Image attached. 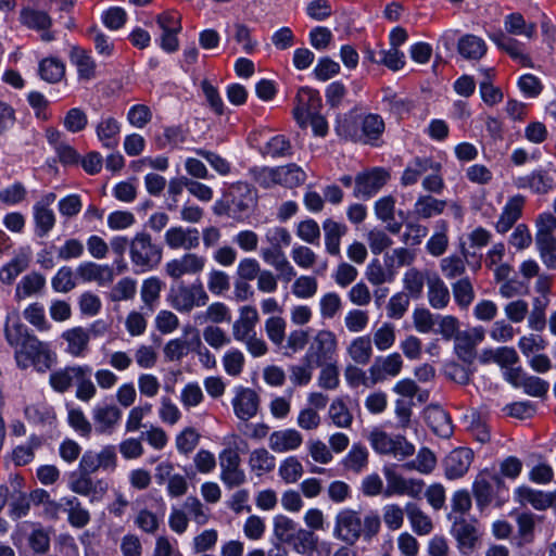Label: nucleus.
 I'll return each instance as SVG.
<instances>
[{"label":"nucleus","instance_id":"53","mask_svg":"<svg viewBox=\"0 0 556 556\" xmlns=\"http://www.w3.org/2000/svg\"><path fill=\"white\" fill-rule=\"evenodd\" d=\"M81 375L75 379L76 397L83 402H88L94 397L97 388L90 377L92 368L89 365H81Z\"/></svg>","mask_w":556,"mask_h":556},{"label":"nucleus","instance_id":"47","mask_svg":"<svg viewBox=\"0 0 556 556\" xmlns=\"http://www.w3.org/2000/svg\"><path fill=\"white\" fill-rule=\"evenodd\" d=\"M504 26L508 34L515 36H525L532 39L536 34V24L528 23L520 13H510L504 20Z\"/></svg>","mask_w":556,"mask_h":556},{"label":"nucleus","instance_id":"29","mask_svg":"<svg viewBox=\"0 0 556 556\" xmlns=\"http://www.w3.org/2000/svg\"><path fill=\"white\" fill-rule=\"evenodd\" d=\"M91 473H83L70 482V489L76 494L91 496L90 501H99L108 490V484L99 480L96 483L90 478Z\"/></svg>","mask_w":556,"mask_h":556},{"label":"nucleus","instance_id":"14","mask_svg":"<svg viewBox=\"0 0 556 556\" xmlns=\"http://www.w3.org/2000/svg\"><path fill=\"white\" fill-rule=\"evenodd\" d=\"M55 199L56 195L53 192H49L34 204L33 215L36 227L35 231L40 238L46 237L55 225V214L51 208Z\"/></svg>","mask_w":556,"mask_h":556},{"label":"nucleus","instance_id":"63","mask_svg":"<svg viewBox=\"0 0 556 556\" xmlns=\"http://www.w3.org/2000/svg\"><path fill=\"white\" fill-rule=\"evenodd\" d=\"M293 549L299 554H307L309 551L315 548L319 542L318 538L314 534L313 531L307 529L299 528L294 533L291 542H289Z\"/></svg>","mask_w":556,"mask_h":556},{"label":"nucleus","instance_id":"52","mask_svg":"<svg viewBox=\"0 0 556 556\" xmlns=\"http://www.w3.org/2000/svg\"><path fill=\"white\" fill-rule=\"evenodd\" d=\"M437 466V457L428 447H421L415 459L408 462L404 467L408 470H416L424 475L431 473Z\"/></svg>","mask_w":556,"mask_h":556},{"label":"nucleus","instance_id":"43","mask_svg":"<svg viewBox=\"0 0 556 556\" xmlns=\"http://www.w3.org/2000/svg\"><path fill=\"white\" fill-rule=\"evenodd\" d=\"M428 301L434 309H443L450 303V291L443 280L437 275L429 277L428 281Z\"/></svg>","mask_w":556,"mask_h":556},{"label":"nucleus","instance_id":"24","mask_svg":"<svg viewBox=\"0 0 556 556\" xmlns=\"http://www.w3.org/2000/svg\"><path fill=\"white\" fill-rule=\"evenodd\" d=\"M303 443V435L293 428L276 430L268 437L269 448L278 454L296 451Z\"/></svg>","mask_w":556,"mask_h":556},{"label":"nucleus","instance_id":"33","mask_svg":"<svg viewBox=\"0 0 556 556\" xmlns=\"http://www.w3.org/2000/svg\"><path fill=\"white\" fill-rule=\"evenodd\" d=\"M405 513L412 530L420 536L428 535L433 530L431 518L415 503L408 502L405 505Z\"/></svg>","mask_w":556,"mask_h":556},{"label":"nucleus","instance_id":"51","mask_svg":"<svg viewBox=\"0 0 556 556\" xmlns=\"http://www.w3.org/2000/svg\"><path fill=\"white\" fill-rule=\"evenodd\" d=\"M278 185L293 188L302 185L306 179L305 172L295 164L277 167Z\"/></svg>","mask_w":556,"mask_h":556},{"label":"nucleus","instance_id":"7","mask_svg":"<svg viewBox=\"0 0 556 556\" xmlns=\"http://www.w3.org/2000/svg\"><path fill=\"white\" fill-rule=\"evenodd\" d=\"M338 350L339 343L336 333L329 329H320L313 337L303 356V361L315 365H323L336 361Z\"/></svg>","mask_w":556,"mask_h":556},{"label":"nucleus","instance_id":"55","mask_svg":"<svg viewBox=\"0 0 556 556\" xmlns=\"http://www.w3.org/2000/svg\"><path fill=\"white\" fill-rule=\"evenodd\" d=\"M39 75L47 83H59L65 75V65L56 58H47L39 64Z\"/></svg>","mask_w":556,"mask_h":556},{"label":"nucleus","instance_id":"28","mask_svg":"<svg viewBox=\"0 0 556 556\" xmlns=\"http://www.w3.org/2000/svg\"><path fill=\"white\" fill-rule=\"evenodd\" d=\"M501 482L502 480L498 476L486 471L477 476L472 484V493L480 509L485 508L492 502L493 486Z\"/></svg>","mask_w":556,"mask_h":556},{"label":"nucleus","instance_id":"21","mask_svg":"<svg viewBox=\"0 0 556 556\" xmlns=\"http://www.w3.org/2000/svg\"><path fill=\"white\" fill-rule=\"evenodd\" d=\"M260 314L255 306L243 305L239 308V316L233 321L231 331L236 341L240 342L256 332Z\"/></svg>","mask_w":556,"mask_h":556},{"label":"nucleus","instance_id":"27","mask_svg":"<svg viewBox=\"0 0 556 556\" xmlns=\"http://www.w3.org/2000/svg\"><path fill=\"white\" fill-rule=\"evenodd\" d=\"M76 273L83 281H94L99 286H108L114 280V270L111 266L93 262H84L79 264Z\"/></svg>","mask_w":556,"mask_h":556},{"label":"nucleus","instance_id":"4","mask_svg":"<svg viewBox=\"0 0 556 556\" xmlns=\"http://www.w3.org/2000/svg\"><path fill=\"white\" fill-rule=\"evenodd\" d=\"M14 357L21 369L33 366L40 374L50 370L56 362V354L49 344L40 341L37 337L28 340L23 348L16 349Z\"/></svg>","mask_w":556,"mask_h":556},{"label":"nucleus","instance_id":"64","mask_svg":"<svg viewBox=\"0 0 556 556\" xmlns=\"http://www.w3.org/2000/svg\"><path fill=\"white\" fill-rule=\"evenodd\" d=\"M318 290L317 279L313 276L302 275L298 277L291 287L292 294L302 300L313 298Z\"/></svg>","mask_w":556,"mask_h":556},{"label":"nucleus","instance_id":"2","mask_svg":"<svg viewBox=\"0 0 556 556\" xmlns=\"http://www.w3.org/2000/svg\"><path fill=\"white\" fill-rule=\"evenodd\" d=\"M384 131V122L378 114H367L356 121L354 117H345L339 121L337 125V132L351 139L363 143L372 144L376 142Z\"/></svg>","mask_w":556,"mask_h":556},{"label":"nucleus","instance_id":"40","mask_svg":"<svg viewBox=\"0 0 556 556\" xmlns=\"http://www.w3.org/2000/svg\"><path fill=\"white\" fill-rule=\"evenodd\" d=\"M119 131V123L111 116L102 117L96 127L98 139L108 149H114L118 146Z\"/></svg>","mask_w":556,"mask_h":556},{"label":"nucleus","instance_id":"6","mask_svg":"<svg viewBox=\"0 0 556 556\" xmlns=\"http://www.w3.org/2000/svg\"><path fill=\"white\" fill-rule=\"evenodd\" d=\"M167 300L179 313H190L195 307L207 305L210 296L201 282H193L172 288Z\"/></svg>","mask_w":556,"mask_h":556},{"label":"nucleus","instance_id":"42","mask_svg":"<svg viewBox=\"0 0 556 556\" xmlns=\"http://www.w3.org/2000/svg\"><path fill=\"white\" fill-rule=\"evenodd\" d=\"M323 229L326 251L331 255H339L341 238L346 233L348 227L329 218L324 222Z\"/></svg>","mask_w":556,"mask_h":556},{"label":"nucleus","instance_id":"22","mask_svg":"<svg viewBox=\"0 0 556 556\" xmlns=\"http://www.w3.org/2000/svg\"><path fill=\"white\" fill-rule=\"evenodd\" d=\"M96 431L100 434H111L122 419V410L115 404L97 405L92 409Z\"/></svg>","mask_w":556,"mask_h":556},{"label":"nucleus","instance_id":"12","mask_svg":"<svg viewBox=\"0 0 556 556\" xmlns=\"http://www.w3.org/2000/svg\"><path fill=\"white\" fill-rule=\"evenodd\" d=\"M389 177V173L379 167L357 174L354 179V197L358 199L371 198L387 184Z\"/></svg>","mask_w":556,"mask_h":556},{"label":"nucleus","instance_id":"15","mask_svg":"<svg viewBox=\"0 0 556 556\" xmlns=\"http://www.w3.org/2000/svg\"><path fill=\"white\" fill-rule=\"evenodd\" d=\"M403 368V359L399 353L378 356L368 368L370 384L375 386L389 377H396Z\"/></svg>","mask_w":556,"mask_h":556},{"label":"nucleus","instance_id":"35","mask_svg":"<svg viewBox=\"0 0 556 556\" xmlns=\"http://www.w3.org/2000/svg\"><path fill=\"white\" fill-rule=\"evenodd\" d=\"M369 452L361 443H354L342 459L343 469L355 475L362 473L368 466Z\"/></svg>","mask_w":556,"mask_h":556},{"label":"nucleus","instance_id":"54","mask_svg":"<svg viewBox=\"0 0 556 556\" xmlns=\"http://www.w3.org/2000/svg\"><path fill=\"white\" fill-rule=\"evenodd\" d=\"M249 465L258 476L270 472L275 468V457L264 447L251 452Z\"/></svg>","mask_w":556,"mask_h":556},{"label":"nucleus","instance_id":"39","mask_svg":"<svg viewBox=\"0 0 556 556\" xmlns=\"http://www.w3.org/2000/svg\"><path fill=\"white\" fill-rule=\"evenodd\" d=\"M81 372V365L66 366L51 372L49 383L55 392L65 393Z\"/></svg>","mask_w":556,"mask_h":556},{"label":"nucleus","instance_id":"37","mask_svg":"<svg viewBox=\"0 0 556 556\" xmlns=\"http://www.w3.org/2000/svg\"><path fill=\"white\" fill-rule=\"evenodd\" d=\"M4 332L8 343L15 348V350L23 348L28 340L35 338V336L28 332L27 327L21 323L17 316L8 317Z\"/></svg>","mask_w":556,"mask_h":556},{"label":"nucleus","instance_id":"20","mask_svg":"<svg viewBox=\"0 0 556 556\" xmlns=\"http://www.w3.org/2000/svg\"><path fill=\"white\" fill-rule=\"evenodd\" d=\"M235 415L241 420L253 418L258 410L260 396L250 388H237L236 394L231 401Z\"/></svg>","mask_w":556,"mask_h":556},{"label":"nucleus","instance_id":"32","mask_svg":"<svg viewBox=\"0 0 556 556\" xmlns=\"http://www.w3.org/2000/svg\"><path fill=\"white\" fill-rule=\"evenodd\" d=\"M30 501L33 505L41 507V515L49 520H56L62 511V498L54 501L51 498L48 491L43 489H36L30 492Z\"/></svg>","mask_w":556,"mask_h":556},{"label":"nucleus","instance_id":"61","mask_svg":"<svg viewBox=\"0 0 556 556\" xmlns=\"http://www.w3.org/2000/svg\"><path fill=\"white\" fill-rule=\"evenodd\" d=\"M46 285L41 274L30 273L22 278L16 287V296L24 299L39 292Z\"/></svg>","mask_w":556,"mask_h":556},{"label":"nucleus","instance_id":"25","mask_svg":"<svg viewBox=\"0 0 556 556\" xmlns=\"http://www.w3.org/2000/svg\"><path fill=\"white\" fill-rule=\"evenodd\" d=\"M452 533L455 536L458 547L463 554L470 553L478 542L479 533L473 522L465 518H457L452 527Z\"/></svg>","mask_w":556,"mask_h":556},{"label":"nucleus","instance_id":"30","mask_svg":"<svg viewBox=\"0 0 556 556\" xmlns=\"http://www.w3.org/2000/svg\"><path fill=\"white\" fill-rule=\"evenodd\" d=\"M62 511L67 514V521L73 528L81 529L91 519L90 513L76 496L62 497Z\"/></svg>","mask_w":556,"mask_h":556},{"label":"nucleus","instance_id":"9","mask_svg":"<svg viewBox=\"0 0 556 556\" xmlns=\"http://www.w3.org/2000/svg\"><path fill=\"white\" fill-rule=\"evenodd\" d=\"M382 473L387 481L383 492L384 497L408 496L420 498L425 489V482L421 479L403 477L396 471L395 465L383 466Z\"/></svg>","mask_w":556,"mask_h":556},{"label":"nucleus","instance_id":"49","mask_svg":"<svg viewBox=\"0 0 556 556\" xmlns=\"http://www.w3.org/2000/svg\"><path fill=\"white\" fill-rule=\"evenodd\" d=\"M342 306V299L337 292H326L318 301L319 316L324 320L333 319L341 312Z\"/></svg>","mask_w":556,"mask_h":556},{"label":"nucleus","instance_id":"11","mask_svg":"<svg viewBox=\"0 0 556 556\" xmlns=\"http://www.w3.org/2000/svg\"><path fill=\"white\" fill-rule=\"evenodd\" d=\"M117 465L115 447L104 446L100 452L87 451L79 462V470L83 473H94L102 469L104 471H114Z\"/></svg>","mask_w":556,"mask_h":556},{"label":"nucleus","instance_id":"5","mask_svg":"<svg viewBox=\"0 0 556 556\" xmlns=\"http://www.w3.org/2000/svg\"><path fill=\"white\" fill-rule=\"evenodd\" d=\"M225 443L229 445V448H225L219 454L220 479L227 488L232 489L245 481V473L240 468L241 459L236 451L240 447V444L245 443L235 433L227 435Z\"/></svg>","mask_w":556,"mask_h":556},{"label":"nucleus","instance_id":"60","mask_svg":"<svg viewBox=\"0 0 556 556\" xmlns=\"http://www.w3.org/2000/svg\"><path fill=\"white\" fill-rule=\"evenodd\" d=\"M303 472V465L295 456L285 458L278 468L279 477L288 484L298 482Z\"/></svg>","mask_w":556,"mask_h":556},{"label":"nucleus","instance_id":"45","mask_svg":"<svg viewBox=\"0 0 556 556\" xmlns=\"http://www.w3.org/2000/svg\"><path fill=\"white\" fill-rule=\"evenodd\" d=\"M194 321L197 324H223L231 321V311L230 308L223 302H213L207 305L204 312L198 313L194 316Z\"/></svg>","mask_w":556,"mask_h":556},{"label":"nucleus","instance_id":"36","mask_svg":"<svg viewBox=\"0 0 556 556\" xmlns=\"http://www.w3.org/2000/svg\"><path fill=\"white\" fill-rule=\"evenodd\" d=\"M372 343L369 336H359L351 340L346 354L356 365H367L372 357Z\"/></svg>","mask_w":556,"mask_h":556},{"label":"nucleus","instance_id":"17","mask_svg":"<svg viewBox=\"0 0 556 556\" xmlns=\"http://www.w3.org/2000/svg\"><path fill=\"white\" fill-rule=\"evenodd\" d=\"M229 197V214L236 219H241L255 203L254 191L244 182L231 186Z\"/></svg>","mask_w":556,"mask_h":556},{"label":"nucleus","instance_id":"31","mask_svg":"<svg viewBox=\"0 0 556 556\" xmlns=\"http://www.w3.org/2000/svg\"><path fill=\"white\" fill-rule=\"evenodd\" d=\"M425 418L431 430L439 437L447 439L453 433V426L448 414L439 406H429Z\"/></svg>","mask_w":556,"mask_h":556},{"label":"nucleus","instance_id":"58","mask_svg":"<svg viewBox=\"0 0 556 556\" xmlns=\"http://www.w3.org/2000/svg\"><path fill=\"white\" fill-rule=\"evenodd\" d=\"M163 286L164 283L157 277H150L142 282L140 290L141 300L151 312L154 311Z\"/></svg>","mask_w":556,"mask_h":556},{"label":"nucleus","instance_id":"38","mask_svg":"<svg viewBox=\"0 0 556 556\" xmlns=\"http://www.w3.org/2000/svg\"><path fill=\"white\" fill-rule=\"evenodd\" d=\"M457 50L466 60H480L486 53L488 48L482 38L467 34L458 39Z\"/></svg>","mask_w":556,"mask_h":556},{"label":"nucleus","instance_id":"56","mask_svg":"<svg viewBox=\"0 0 556 556\" xmlns=\"http://www.w3.org/2000/svg\"><path fill=\"white\" fill-rule=\"evenodd\" d=\"M71 61L76 66L81 79L89 80L94 77L96 64L85 50L73 48L71 52Z\"/></svg>","mask_w":556,"mask_h":556},{"label":"nucleus","instance_id":"44","mask_svg":"<svg viewBox=\"0 0 556 556\" xmlns=\"http://www.w3.org/2000/svg\"><path fill=\"white\" fill-rule=\"evenodd\" d=\"M518 188H529L535 193H547L554 188L553 178L543 170H536L532 174L520 177L516 181Z\"/></svg>","mask_w":556,"mask_h":556},{"label":"nucleus","instance_id":"59","mask_svg":"<svg viewBox=\"0 0 556 556\" xmlns=\"http://www.w3.org/2000/svg\"><path fill=\"white\" fill-rule=\"evenodd\" d=\"M264 329L269 341L281 348L286 340L287 321L281 316H270L265 320Z\"/></svg>","mask_w":556,"mask_h":556},{"label":"nucleus","instance_id":"8","mask_svg":"<svg viewBox=\"0 0 556 556\" xmlns=\"http://www.w3.org/2000/svg\"><path fill=\"white\" fill-rule=\"evenodd\" d=\"M368 441L378 454L393 455L400 459L407 458L415 453V446L401 434L391 435L381 429H374Z\"/></svg>","mask_w":556,"mask_h":556},{"label":"nucleus","instance_id":"18","mask_svg":"<svg viewBox=\"0 0 556 556\" xmlns=\"http://www.w3.org/2000/svg\"><path fill=\"white\" fill-rule=\"evenodd\" d=\"M321 105V99L316 90L303 87L298 91L296 105L293 110L298 124L305 128L308 123V115L316 113Z\"/></svg>","mask_w":556,"mask_h":556},{"label":"nucleus","instance_id":"16","mask_svg":"<svg viewBox=\"0 0 556 556\" xmlns=\"http://www.w3.org/2000/svg\"><path fill=\"white\" fill-rule=\"evenodd\" d=\"M164 242L170 250L191 251L200 245V232L193 227L173 226L165 231Z\"/></svg>","mask_w":556,"mask_h":556},{"label":"nucleus","instance_id":"50","mask_svg":"<svg viewBox=\"0 0 556 556\" xmlns=\"http://www.w3.org/2000/svg\"><path fill=\"white\" fill-rule=\"evenodd\" d=\"M547 492L533 490L529 486H520L516 490V501L521 505H531L534 509L545 510Z\"/></svg>","mask_w":556,"mask_h":556},{"label":"nucleus","instance_id":"1","mask_svg":"<svg viewBox=\"0 0 556 556\" xmlns=\"http://www.w3.org/2000/svg\"><path fill=\"white\" fill-rule=\"evenodd\" d=\"M380 518L370 514L362 518L356 510L341 509L334 518L333 536L346 544H354L363 534L370 540L380 530Z\"/></svg>","mask_w":556,"mask_h":556},{"label":"nucleus","instance_id":"46","mask_svg":"<svg viewBox=\"0 0 556 556\" xmlns=\"http://www.w3.org/2000/svg\"><path fill=\"white\" fill-rule=\"evenodd\" d=\"M446 201L432 195H420L414 204V214L418 218L428 219L443 213Z\"/></svg>","mask_w":556,"mask_h":556},{"label":"nucleus","instance_id":"48","mask_svg":"<svg viewBox=\"0 0 556 556\" xmlns=\"http://www.w3.org/2000/svg\"><path fill=\"white\" fill-rule=\"evenodd\" d=\"M395 270L389 266L384 267L379 260H372L366 267L365 277L372 286L390 283L395 278Z\"/></svg>","mask_w":556,"mask_h":556},{"label":"nucleus","instance_id":"41","mask_svg":"<svg viewBox=\"0 0 556 556\" xmlns=\"http://www.w3.org/2000/svg\"><path fill=\"white\" fill-rule=\"evenodd\" d=\"M63 338L67 342V353L75 357L85 355L90 341L89 330L81 327L73 328L65 331Z\"/></svg>","mask_w":556,"mask_h":556},{"label":"nucleus","instance_id":"57","mask_svg":"<svg viewBox=\"0 0 556 556\" xmlns=\"http://www.w3.org/2000/svg\"><path fill=\"white\" fill-rule=\"evenodd\" d=\"M320 367V371L317 378L318 386L325 390H336L340 384V371L336 361L325 363L323 365H316Z\"/></svg>","mask_w":556,"mask_h":556},{"label":"nucleus","instance_id":"10","mask_svg":"<svg viewBox=\"0 0 556 556\" xmlns=\"http://www.w3.org/2000/svg\"><path fill=\"white\" fill-rule=\"evenodd\" d=\"M485 330L481 326L460 330L454 338L453 351L463 363L471 365L477 356V346L484 340Z\"/></svg>","mask_w":556,"mask_h":556},{"label":"nucleus","instance_id":"19","mask_svg":"<svg viewBox=\"0 0 556 556\" xmlns=\"http://www.w3.org/2000/svg\"><path fill=\"white\" fill-rule=\"evenodd\" d=\"M473 460V452L467 447H458L444 458L445 477L450 480L459 479L466 475Z\"/></svg>","mask_w":556,"mask_h":556},{"label":"nucleus","instance_id":"26","mask_svg":"<svg viewBox=\"0 0 556 556\" xmlns=\"http://www.w3.org/2000/svg\"><path fill=\"white\" fill-rule=\"evenodd\" d=\"M442 165L433 161L431 157H415L405 167L401 176V185L403 187L413 186L418 182L420 177L429 172V169L441 170Z\"/></svg>","mask_w":556,"mask_h":556},{"label":"nucleus","instance_id":"23","mask_svg":"<svg viewBox=\"0 0 556 556\" xmlns=\"http://www.w3.org/2000/svg\"><path fill=\"white\" fill-rule=\"evenodd\" d=\"M526 198L521 194L510 197L502 208L495 230L498 233H506L513 228L516 222L521 217L525 207Z\"/></svg>","mask_w":556,"mask_h":556},{"label":"nucleus","instance_id":"13","mask_svg":"<svg viewBox=\"0 0 556 556\" xmlns=\"http://www.w3.org/2000/svg\"><path fill=\"white\" fill-rule=\"evenodd\" d=\"M206 258L197 253H185L180 257L168 261L164 270L173 279H179L186 275H198L203 271Z\"/></svg>","mask_w":556,"mask_h":556},{"label":"nucleus","instance_id":"34","mask_svg":"<svg viewBox=\"0 0 556 556\" xmlns=\"http://www.w3.org/2000/svg\"><path fill=\"white\" fill-rule=\"evenodd\" d=\"M327 416L334 427L341 429L351 428L354 420L352 410L348 406L344 397L341 396L334 397L331 401Z\"/></svg>","mask_w":556,"mask_h":556},{"label":"nucleus","instance_id":"62","mask_svg":"<svg viewBox=\"0 0 556 556\" xmlns=\"http://www.w3.org/2000/svg\"><path fill=\"white\" fill-rule=\"evenodd\" d=\"M463 256L450 255L441 260L440 268L447 279H454L462 276L466 270L465 260L467 257L466 250L463 247Z\"/></svg>","mask_w":556,"mask_h":556},{"label":"nucleus","instance_id":"3","mask_svg":"<svg viewBox=\"0 0 556 556\" xmlns=\"http://www.w3.org/2000/svg\"><path fill=\"white\" fill-rule=\"evenodd\" d=\"M162 257L163 249L153 241L150 233L139 231L131 238L129 258L137 270L147 273L155 269Z\"/></svg>","mask_w":556,"mask_h":556}]
</instances>
